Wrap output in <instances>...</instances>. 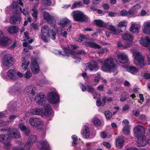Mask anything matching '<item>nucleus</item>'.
I'll return each instance as SVG.
<instances>
[{"label":"nucleus","instance_id":"obj_1","mask_svg":"<svg viewBox=\"0 0 150 150\" xmlns=\"http://www.w3.org/2000/svg\"><path fill=\"white\" fill-rule=\"evenodd\" d=\"M135 136L138 139L137 145L139 147L144 146L147 144H150V137L145 136V128L139 125L134 128V129Z\"/></svg>","mask_w":150,"mask_h":150},{"label":"nucleus","instance_id":"obj_2","mask_svg":"<svg viewBox=\"0 0 150 150\" xmlns=\"http://www.w3.org/2000/svg\"><path fill=\"white\" fill-rule=\"evenodd\" d=\"M103 65L101 67L103 71L107 72H112L114 75L117 73L116 64L114 59L112 57L106 58L103 62Z\"/></svg>","mask_w":150,"mask_h":150},{"label":"nucleus","instance_id":"obj_3","mask_svg":"<svg viewBox=\"0 0 150 150\" xmlns=\"http://www.w3.org/2000/svg\"><path fill=\"white\" fill-rule=\"evenodd\" d=\"M130 51L132 54L134 64L141 68L143 67L146 62L142 53L135 49H132Z\"/></svg>","mask_w":150,"mask_h":150},{"label":"nucleus","instance_id":"obj_4","mask_svg":"<svg viewBox=\"0 0 150 150\" xmlns=\"http://www.w3.org/2000/svg\"><path fill=\"white\" fill-rule=\"evenodd\" d=\"M41 35L40 37L42 40L45 42H47L49 40V37L53 40H55L56 33L52 30L49 33L48 27L44 25L41 28Z\"/></svg>","mask_w":150,"mask_h":150},{"label":"nucleus","instance_id":"obj_5","mask_svg":"<svg viewBox=\"0 0 150 150\" xmlns=\"http://www.w3.org/2000/svg\"><path fill=\"white\" fill-rule=\"evenodd\" d=\"M71 15L75 21L83 22L87 21L88 20V17L83 12L79 11H73Z\"/></svg>","mask_w":150,"mask_h":150},{"label":"nucleus","instance_id":"obj_6","mask_svg":"<svg viewBox=\"0 0 150 150\" xmlns=\"http://www.w3.org/2000/svg\"><path fill=\"white\" fill-rule=\"evenodd\" d=\"M29 122L32 126L38 129H41L43 125L41 120L37 117H30Z\"/></svg>","mask_w":150,"mask_h":150},{"label":"nucleus","instance_id":"obj_7","mask_svg":"<svg viewBox=\"0 0 150 150\" xmlns=\"http://www.w3.org/2000/svg\"><path fill=\"white\" fill-rule=\"evenodd\" d=\"M37 92L36 87L33 85L27 86L24 90V93L30 98H33Z\"/></svg>","mask_w":150,"mask_h":150},{"label":"nucleus","instance_id":"obj_8","mask_svg":"<svg viewBox=\"0 0 150 150\" xmlns=\"http://www.w3.org/2000/svg\"><path fill=\"white\" fill-rule=\"evenodd\" d=\"M48 99L50 102L52 104L58 103L59 100V96L56 92H54L49 93Z\"/></svg>","mask_w":150,"mask_h":150},{"label":"nucleus","instance_id":"obj_9","mask_svg":"<svg viewBox=\"0 0 150 150\" xmlns=\"http://www.w3.org/2000/svg\"><path fill=\"white\" fill-rule=\"evenodd\" d=\"M2 62L4 65L7 67L12 66L13 63L11 56L9 54H6L3 57Z\"/></svg>","mask_w":150,"mask_h":150},{"label":"nucleus","instance_id":"obj_10","mask_svg":"<svg viewBox=\"0 0 150 150\" xmlns=\"http://www.w3.org/2000/svg\"><path fill=\"white\" fill-rule=\"evenodd\" d=\"M7 136L8 138H19L21 137L19 132L16 129H11L7 131Z\"/></svg>","mask_w":150,"mask_h":150},{"label":"nucleus","instance_id":"obj_11","mask_svg":"<svg viewBox=\"0 0 150 150\" xmlns=\"http://www.w3.org/2000/svg\"><path fill=\"white\" fill-rule=\"evenodd\" d=\"M37 61L38 59L36 58H33L31 59V69L34 74L38 73L40 70Z\"/></svg>","mask_w":150,"mask_h":150},{"label":"nucleus","instance_id":"obj_12","mask_svg":"<svg viewBox=\"0 0 150 150\" xmlns=\"http://www.w3.org/2000/svg\"><path fill=\"white\" fill-rule=\"evenodd\" d=\"M61 47L64 50L65 52L64 53H62V52L61 51H58L59 54L62 55L63 56H67L69 55L67 52V51H68L69 50H74L78 47V46L76 45H70V46L67 45V46H66L65 45H61Z\"/></svg>","mask_w":150,"mask_h":150},{"label":"nucleus","instance_id":"obj_13","mask_svg":"<svg viewBox=\"0 0 150 150\" xmlns=\"http://www.w3.org/2000/svg\"><path fill=\"white\" fill-rule=\"evenodd\" d=\"M0 142L4 144V147L6 149H8L11 147L10 139L7 137V135H0Z\"/></svg>","mask_w":150,"mask_h":150},{"label":"nucleus","instance_id":"obj_14","mask_svg":"<svg viewBox=\"0 0 150 150\" xmlns=\"http://www.w3.org/2000/svg\"><path fill=\"white\" fill-rule=\"evenodd\" d=\"M35 99L37 104L40 105H42L45 103L46 97L43 93H37Z\"/></svg>","mask_w":150,"mask_h":150},{"label":"nucleus","instance_id":"obj_15","mask_svg":"<svg viewBox=\"0 0 150 150\" xmlns=\"http://www.w3.org/2000/svg\"><path fill=\"white\" fill-rule=\"evenodd\" d=\"M117 59L119 62L122 63H126L128 61L127 55L122 52H118L117 53Z\"/></svg>","mask_w":150,"mask_h":150},{"label":"nucleus","instance_id":"obj_16","mask_svg":"<svg viewBox=\"0 0 150 150\" xmlns=\"http://www.w3.org/2000/svg\"><path fill=\"white\" fill-rule=\"evenodd\" d=\"M86 70L89 69L91 71H97L98 69V66L97 63L95 62L92 63H87L85 64Z\"/></svg>","mask_w":150,"mask_h":150},{"label":"nucleus","instance_id":"obj_17","mask_svg":"<svg viewBox=\"0 0 150 150\" xmlns=\"http://www.w3.org/2000/svg\"><path fill=\"white\" fill-rule=\"evenodd\" d=\"M11 42V40L5 37L4 35L3 37L0 38V47L8 46Z\"/></svg>","mask_w":150,"mask_h":150},{"label":"nucleus","instance_id":"obj_18","mask_svg":"<svg viewBox=\"0 0 150 150\" xmlns=\"http://www.w3.org/2000/svg\"><path fill=\"white\" fill-rule=\"evenodd\" d=\"M139 43L143 46L148 47V50L150 51V47H148L150 45V39L148 36H146L144 39L141 38L139 41Z\"/></svg>","mask_w":150,"mask_h":150},{"label":"nucleus","instance_id":"obj_19","mask_svg":"<svg viewBox=\"0 0 150 150\" xmlns=\"http://www.w3.org/2000/svg\"><path fill=\"white\" fill-rule=\"evenodd\" d=\"M16 71L13 69H9L7 72V76L11 79L15 81L18 79Z\"/></svg>","mask_w":150,"mask_h":150},{"label":"nucleus","instance_id":"obj_20","mask_svg":"<svg viewBox=\"0 0 150 150\" xmlns=\"http://www.w3.org/2000/svg\"><path fill=\"white\" fill-rule=\"evenodd\" d=\"M130 31L133 33H137L139 32L140 27L138 24L132 22Z\"/></svg>","mask_w":150,"mask_h":150},{"label":"nucleus","instance_id":"obj_21","mask_svg":"<svg viewBox=\"0 0 150 150\" xmlns=\"http://www.w3.org/2000/svg\"><path fill=\"white\" fill-rule=\"evenodd\" d=\"M86 53L83 50H81L77 52V53H75L74 55H73L71 53H70V54L71 55V57L76 60L75 62H78L80 61L81 60V58L77 57L78 54H81L83 55H85Z\"/></svg>","mask_w":150,"mask_h":150},{"label":"nucleus","instance_id":"obj_22","mask_svg":"<svg viewBox=\"0 0 150 150\" xmlns=\"http://www.w3.org/2000/svg\"><path fill=\"white\" fill-rule=\"evenodd\" d=\"M38 5V3H35L33 8L32 9V11L33 12L31 13V15L35 21H36L37 20L38 15V11L37 9Z\"/></svg>","mask_w":150,"mask_h":150},{"label":"nucleus","instance_id":"obj_23","mask_svg":"<svg viewBox=\"0 0 150 150\" xmlns=\"http://www.w3.org/2000/svg\"><path fill=\"white\" fill-rule=\"evenodd\" d=\"M122 39L132 43L134 39V36L131 34L128 33H125L122 35Z\"/></svg>","mask_w":150,"mask_h":150},{"label":"nucleus","instance_id":"obj_24","mask_svg":"<svg viewBox=\"0 0 150 150\" xmlns=\"http://www.w3.org/2000/svg\"><path fill=\"white\" fill-rule=\"evenodd\" d=\"M42 15L44 19L48 23H50L54 19V16L48 13L44 12Z\"/></svg>","mask_w":150,"mask_h":150},{"label":"nucleus","instance_id":"obj_25","mask_svg":"<svg viewBox=\"0 0 150 150\" xmlns=\"http://www.w3.org/2000/svg\"><path fill=\"white\" fill-rule=\"evenodd\" d=\"M36 139L37 137L36 136L33 135L30 136L28 141L27 142L25 146V148H28L27 150H29L32 144L36 141Z\"/></svg>","mask_w":150,"mask_h":150},{"label":"nucleus","instance_id":"obj_26","mask_svg":"<svg viewBox=\"0 0 150 150\" xmlns=\"http://www.w3.org/2000/svg\"><path fill=\"white\" fill-rule=\"evenodd\" d=\"M87 90L88 91L91 93L93 96L94 98H96L97 96L99 97L100 95L98 94L95 91L94 88L92 86L90 85L86 86Z\"/></svg>","mask_w":150,"mask_h":150},{"label":"nucleus","instance_id":"obj_27","mask_svg":"<svg viewBox=\"0 0 150 150\" xmlns=\"http://www.w3.org/2000/svg\"><path fill=\"white\" fill-rule=\"evenodd\" d=\"M21 21V18L20 17L16 16H11L10 18V23L13 24H19L20 23Z\"/></svg>","mask_w":150,"mask_h":150},{"label":"nucleus","instance_id":"obj_28","mask_svg":"<svg viewBox=\"0 0 150 150\" xmlns=\"http://www.w3.org/2000/svg\"><path fill=\"white\" fill-rule=\"evenodd\" d=\"M81 134L83 137L88 138L90 135L89 130L88 128L86 126H84L83 127Z\"/></svg>","mask_w":150,"mask_h":150},{"label":"nucleus","instance_id":"obj_29","mask_svg":"<svg viewBox=\"0 0 150 150\" xmlns=\"http://www.w3.org/2000/svg\"><path fill=\"white\" fill-rule=\"evenodd\" d=\"M45 111L44 115L48 117L50 115L52 112V110L50 105H45L44 106Z\"/></svg>","mask_w":150,"mask_h":150},{"label":"nucleus","instance_id":"obj_30","mask_svg":"<svg viewBox=\"0 0 150 150\" xmlns=\"http://www.w3.org/2000/svg\"><path fill=\"white\" fill-rule=\"evenodd\" d=\"M142 30L144 33L150 34V22H145L142 27Z\"/></svg>","mask_w":150,"mask_h":150},{"label":"nucleus","instance_id":"obj_31","mask_svg":"<svg viewBox=\"0 0 150 150\" xmlns=\"http://www.w3.org/2000/svg\"><path fill=\"white\" fill-rule=\"evenodd\" d=\"M124 142V140L122 137H118L115 140L116 147L118 149H121L123 146Z\"/></svg>","mask_w":150,"mask_h":150},{"label":"nucleus","instance_id":"obj_32","mask_svg":"<svg viewBox=\"0 0 150 150\" xmlns=\"http://www.w3.org/2000/svg\"><path fill=\"white\" fill-rule=\"evenodd\" d=\"M85 45L87 46L95 49H100L101 48V46L92 41H88L85 42Z\"/></svg>","mask_w":150,"mask_h":150},{"label":"nucleus","instance_id":"obj_33","mask_svg":"<svg viewBox=\"0 0 150 150\" xmlns=\"http://www.w3.org/2000/svg\"><path fill=\"white\" fill-rule=\"evenodd\" d=\"M29 64L30 62L26 60L25 57L22 58L21 67H23V69L25 70L27 69Z\"/></svg>","mask_w":150,"mask_h":150},{"label":"nucleus","instance_id":"obj_34","mask_svg":"<svg viewBox=\"0 0 150 150\" xmlns=\"http://www.w3.org/2000/svg\"><path fill=\"white\" fill-rule=\"evenodd\" d=\"M105 27L107 29L112 31L115 35H118L120 34V32L116 30L114 26L112 25H108L106 23Z\"/></svg>","mask_w":150,"mask_h":150},{"label":"nucleus","instance_id":"obj_35","mask_svg":"<svg viewBox=\"0 0 150 150\" xmlns=\"http://www.w3.org/2000/svg\"><path fill=\"white\" fill-rule=\"evenodd\" d=\"M30 112L33 115H43V110L39 108L32 109Z\"/></svg>","mask_w":150,"mask_h":150},{"label":"nucleus","instance_id":"obj_36","mask_svg":"<svg viewBox=\"0 0 150 150\" xmlns=\"http://www.w3.org/2000/svg\"><path fill=\"white\" fill-rule=\"evenodd\" d=\"M127 23L125 22H121L119 23L117 26L119 27V30L120 32H123L126 30Z\"/></svg>","mask_w":150,"mask_h":150},{"label":"nucleus","instance_id":"obj_37","mask_svg":"<svg viewBox=\"0 0 150 150\" xmlns=\"http://www.w3.org/2000/svg\"><path fill=\"white\" fill-rule=\"evenodd\" d=\"M70 21L67 18H62L59 20L57 22V23L59 25H63L66 24H70Z\"/></svg>","mask_w":150,"mask_h":150},{"label":"nucleus","instance_id":"obj_38","mask_svg":"<svg viewBox=\"0 0 150 150\" xmlns=\"http://www.w3.org/2000/svg\"><path fill=\"white\" fill-rule=\"evenodd\" d=\"M19 91V88L15 86L10 88L8 90L9 93L12 95L16 94Z\"/></svg>","mask_w":150,"mask_h":150},{"label":"nucleus","instance_id":"obj_39","mask_svg":"<svg viewBox=\"0 0 150 150\" xmlns=\"http://www.w3.org/2000/svg\"><path fill=\"white\" fill-rule=\"evenodd\" d=\"M4 114L0 112V127L6 126L9 123V121H4L3 120L1 119L4 117Z\"/></svg>","mask_w":150,"mask_h":150},{"label":"nucleus","instance_id":"obj_40","mask_svg":"<svg viewBox=\"0 0 150 150\" xmlns=\"http://www.w3.org/2000/svg\"><path fill=\"white\" fill-rule=\"evenodd\" d=\"M127 71L133 74H135L138 72V70L134 66H130L127 68Z\"/></svg>","mask_w":150,"mask_h":150},{"label":"nucleus","instance_id":"obj_41","mask_svg":"<svg viewBox=\"0 0 150 150\" xmlns=\"http://www.w3.org/2000/svg\"><path fill=\"white\" fill-rule=\"evenodd\" d=\"M41 150H48L49 144L46 141L42 142L40 144Z\"/></svg>","mask_w":150,"mask_h":150},{"label":"nucleus","instance_id":"obj_42","mask_svg":"<svg viewBox=\"0 0 150 150\" xmlns=\"http://www.w3.org/2000/svg\"><path fill=\"white\" fill-rule=\"evenodd\" d=\"M18 29V28L17 26H12L8 28V31L10 33L14 34L17 32Z\"/></svg>","mask_w":150,"mask_h":150},{"label":"nucleus","instance_id":"obj_43","mask_svg":"<svg viewBox=\"0 0 150 150\" xmlns=\"http://www.w3.org/2000/svg\"><path fill=\"white\" fill-rule=\"evenodd\" d=\"M133 14L134 13L132 11L130 10H129L128 12H127L125 10H122L120 13V15L123 16H125L127 15H131Z\"/></svg>","mask_w":150,"mask_h":150},{"label":"nucleus","instance_id":"obj_44","mask_svg":"<svg viewBox=\"0 0 150 150\" xmlns=\"http://www.w3.org/2000/svg\"><path fill=\"white\" fill-rule=\"evenodd\" d=\"M92 122L93 124L95 126H100L101 125V121L97 118H93L92 119Z\"/></svg>","mask_w":150,"mask_h":150},{"label":"nucleus","instance_id":"obj_45","mask_svg":"<svg viewBox=\"0 0 150 150\" xmlns=\"http://www.w3.org/2000/svg\"><path fill=\"white\" fill-rule=\"evenodd\" d=\"M95 23L97 25L100 27H105L106 23H104L102 21L100 20H96L95 21Z\"/></svg>","mask_w":150,"mask_h":150},{"label":"nucleus","instance_id":"obj_46","mask_svg":"<svg viewBox=\"0 0 150 150\" xmlns=\"http://www.w3.org/2000/svg\"><path fill=\"white\" fill-rule=\"evenodd\" d=\"M109 50L107 48H103L99 50L98 52L99 54V56L100 57L102 56L103 54L105 53H106L108 52Z\"/></svg>","mask_w":150,"mask_h":150},{"label":"nucleus","instance_id":"obj_47","mask_svg":"<svg viewBox=\"0 0 150 150\" xmlns=\"http://www.w3.org/2000/svg\"><path fill=\"white\" fill-rule=\"evenodd\" d=\"M32 73L30 70H28L24 74V78L26 79H29L32 76Z\"/></svg>","mask_w":150,"mask_h":150},{"label":"nucleus","instance_id":"obj_48","mask_svg":"<svg viewBox=\"0 0 150 150\" xmlns=\"http://www.w3.org/2000/svg\"><path fill=\"white\" fill-rule=\"evenodd\" d=\"M130 127H123L122 131L123 133L127 135H129L130 133Z\"/></svg>","mask_w":150,"mask_h":150},{"label":"nucleus","instance_id":"obj_49","mask_svg":"<svg viewBox=\"0 0 150 150\" xmlns=\"http://www.w3.org/2000/svg\"><path fill=\"white\" fill-rule=\"evenodd\" d=\"M82 5V3L81 1H79L78 2L74 3L71 6L72 9L78 8L80 7Z\"/></svg>","mask_w":150,"mask_h":150},{"label":"nucleus","instance_id":"obj_50","mask_svg":"<svg viewBox=\"0 0 150 150\" xmlns=\"http://www.w3.org/2000/svg\"><path fill=\"white\" fill-rule=\"evenodd\" d=\"M105 115L108 119H110L112 117V113L109 111H106L105 113Z\"/></svg>","mask_w":150,"mask_h":150},{"label":"nucleus","instance_id":"obj_51","mask_svg":"<svg viewBox=\"0 0 150 150\" xmlns=\"http://www.w3.org/2000/svg\"><path fill=\"white\" fill-rule=\"evenodd\" d=\"M18 127L22 131H25L26 129L25 126L23 123L19 124L18 125Z\"/></svg>","mask_w":150,"mask_h":150},{"label":"nucleus","instance_id":"obj_52","mask_svg":"<svg viewBox=\"0 0 150 150\" xmlns=\"http://www.w3.org/2000/svg\"><path fill=\"white\" fill-rule=\"evenodd\" d=\"M129 123V121L128 120L126 119L124 120L122 122V125L124 127H130V126L128 125Z\"/></svg>","mask_w":150,"mask_h":150},{"label":"nucleus","instance_id":"obj_53","mask_svg":"<svg viewBox=\"0 0 150 150\" xmlns=\"http://www.w3.org/2000/svg\"><path fill=\"white\" fill-rule=\"evenodd\" d=\"M42 4L47 6H50L51 4V0H43Z\"/></svg>","mask_w":150,"mask_h":150},{"label":"nucleus","instance_id":"obj_54","mask_svg":"<svg viewBox=\"0 0 150 150\" xmlns=\"http://www.w3.org/2000/svg\"><path fill=\"white\" fill-rule=\"evenodd\" d=\"M141 6L139 4H136L134 5L133 7V10L134 11H137L141 9Z\"/></svg>","mask_w":150,"mask_h":150},{"label":"nucleus","instance_id":"obj_55","mask_svg":"<svg viewBox=\"0 0 150 150\" xmlns=\"http://www.w3.org/2000/svg\"><path fill=\"white\" fill-rule=\"evenodd\" d=\"M127 99V95L126 93H124L122 94L120 100L121 102H123L126 100Z\"/></svg>","mask_w":150,"mask_h":150},{"label":"nucleus","instance_id":"obj_56","mask_svg":"<svg viewBox=\"0 0 150 150\" xmlns=\"http://www.w3.org/2000/svg\"><path fill=\"white\" fill-rule=\"evenodd\" d=\"M139 99L138 100V101L140 104H142V102L144 101V98L143 97V95L142 94H139Z\"/></svg>","mask_w":150,"mask_h":150},{"label":"nucleus","instance_id":"obj_57","mask_svg":"<svg viewBox=\"0 0 150 150\" xmlns=\"http://www.w3.org/2000/svg\"><path fill=\"white\" fill-rule=\"evenodd\" d=\"M19 9L21 12H23L24 15L26 16L29 14V12L27 9H23V11H22V9L21 8H19Z\"/></svg>","mask_w":150,"mask_h":150},{"label":"nucleus","instance_id":"obj_58","mask_svg":"<svg viewBox=\"0 0 150 150\" xmlns=\"http://www.w3.org/2000/svg\"><path fill=\"white\" fill-rule=\"evenodd\" d=\"M132 43L130 42L129 43H127L122 46V49L125 50L129 48L132 45Z\"/></svg>","mask_w":150,"mask_h":150},{"label":"nucleus","instance_id":"obj_59","mask_svg":"<svg viewBox=\"0 0 150 150\" xmlns=\"http://www.w3.org/2000/svg\"><path fill=\"white\" fill-rule=\"evenodd\" d=\"M100 78V74L99 73H97L96 75V77L94 79V81L96 82H98L99 81Z\"/></svg>","mask_w":150,"mask_h":150},{"label":"nucleus","instance_id":"obj_60","mask_svg":"<svg viewBox=\"0 0 150 150\" xmlns=\"http://www.w3.org/2000/svg\"><path fill=\"white\" fill-rule=\"evenodd\" d=\"M23 45L24 47H27L29 50L32 49V47L30 45H29L28 42H25L23 43Z\"/></svg>","mask_w":150,"mask_h":150},{"label":"nucleus","instance_id":"obj_61","mask_svg":"<svg viewBox=\"0 0 150 150\" xmlns=\"http://www.w3.org/2000/svg\"><path fill=\"white\" fill-rule=\"evenodd\" d=\"M72 138L74 141L72 142V145H75L76 144V141L77 140V137L76 135H73L72 136Z\"/></svg>","mask_w":150,"mask_h":150},{"label":"nucleus","instance_id":"obj_62","mask_svg":"<svg viewBox=\"0 0 150 150\" xmlns=\"http://www.w3.org/2000/svg\"><path fill=\"white\" fill-rule=\"evenodd\" d=\"M24 38H25L24 41H26L29 39V33L28 32L26 31L24 33Z\"/></svg>","mask_w":150,"mask_h":150},{"label":"nucleus","instance_id":"obj_63","mask_svg":"<svg viewBox=\"0 0 150 150\" xmlns=\"http://www.w3.org/2000/svg\"><path fill=\"white\" fill-rule=\"evenodd\" d=\"M103 144L108 149L110 148L111 146L110 144L108 142H104L103 143Z\"/></svg>","mask_w":150,"mask_h":150},{"label":"nucleus","instance_id":"obj_64","mask_svg":"<svg viewBox=\"0 0 150 150\" xmlns=\"http://www.w3.org/2000/svg\"><path fill=\"white\" fill-rule=\"evenodd\" d=\"M67 31H62L60 33V35L64 38H66L67 35Z\"/></svg>","mask_w":150,"mask_h":150}]
</instances>
